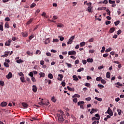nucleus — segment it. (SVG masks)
<instances>
[{
  "mask_svg": "<svg viewBox=\"0 0 124 124\" xmlns=\"http://www.w3.org/2000/svg\"><path fill=\"white\" fill-rule=\"evenodd\" d=\"M50 38H47L45 42V44H48V43H50Z\"/></svg>",
  "mask_w": 124,
  "mask_h": 124,
  "instance_id": "28",
  "label": "nucleus"
},
{
  "mask_svg": "<svg viewBox=\"0 0 124 124\" xmlns=\"http://www.w3.org/2000/svg\"><path fill=\"white\" fill-rule=\"evenodd\" d=\"M10 53V51H5L4 52V55H3L1 56V58H5L6 57H8V55H9V53Z\"/></svg>",
  "mask_w": 124,
  "mask_h": 124,
  "instance_id": "6",
  "label": "nucleus"
},
{
  "mask_svg": "<svg viewBox=\"0 0 124 124\" xmlns=\"http://www.w3.org/2000/svg\"><path fill=\"white\" fill-rule=\"evenodd\" d=\"M117 111L118 113V115L119 116H121V114H122V110L120 109H117Z\"/></svg>",
  "mask_w": 124,
  "mask_h": 124,
  "instance_id": "34",
  "label": "nucleus"
},
{
  "mask_svg": "<svg viewBox=\"0 0 124 124\" xmlns=\"http://www.w3.org/2000/svg\"><path fill=\"white\" fill-rule=\"evenodd\" d=\"M73 100V102H74L75 103H77L78 101L77 98H74Z\"/></svg>",
  "mask_w": 124,
  "mask_h": 124,
  "instance_id": "47",
  "label": "nucleus"
},
{
  "mask_svg": "<svg viewBox=\"0 0 124 124\" xmlns=\"http://www.w3.org/2000/svg\"><path fill=\"white\" fill-rule=\"evenodd\" d=\"M33 21V18H31L26 23V25H30Z\"/></svg>",
  "mask_w": 124,
  "mask_h": 124,
  "instance_id": "17",
  "label": "nucleus"
},
{
  "mask_svg": "<svg viewBox=\"0 0 124 124\" xmlns=\"http://www.w3.org/2000/svg\"><path fill=\"white\" fill-rule=\"evenodd\" d=\"M74 38H75V36H71L69 39L67 43V44L68 45H69V44H72L73 42V39H74Z\"/></svg>",
  "mask_w": 124,
  "mask_h": 124,
  "instance_id": "3",
  "label": "nucleus"
},
{
  "mask_svg": "<svg viewBox=\"0 0 124 124\" xmlns=\"http://www.w3.org/2000/svg\"><path fill=\"white\" fill-rule=\"evenodd\" d=\"M31 81L33 82V83H35L36 82V80L35 79V78H34V77H32L31 78Z\"/></svg>",
  "mask_w": 124,
  "mask_h": 124,
  "instance_id": "39",
  "label": "nucleus"
},
{
  "mask_svg": "<svg viewBox=\"0 0 124 124\" xmlns=\"http://www.w3.org/2000/svg\"><path fill=\"white\" fill-rule=\"evenodd\" d=\"M64 113V112L61 110H59L57 114V118L58 119V123L60 124H62L64 121V118H63Z\"/></svg>",
  "mask_w": 124,
  "mask_h": 124,
  "instance_id": "1",
  "label": "nucleus"
},
{
  "mask_svg": "<svg viewBox=\"0 0 124 124\" xmlns=\"http://www.w3.org/2000/svg\"><path fill=\"white\" fill-rule=\"evenodd\" d=\"M109 55V54L105 53L103 55V57L104 58H107V57Z\"/></svg>",
  "mask_w": 124,
  "mask_h": 124,
  "instance_id": "50",
  "label": "nucleus"
},
{
  "mask_svg": "<svg viewBox=\"0 0 124 124\" xmlns=\"http://www.w3.org/2000/svg\"><path fill=\"white\" fill-rule=\"evenodd\" d=\"M21 34L24 37H28V33L26 32H21Z\"/></svg>",
  "mask_w": 124,
  "mask_h": 124,
  "instance_id": "14",
  "label": "nucleus"
},
{
  "mask_svg": "<svg viewBox=\"0 0 124 124\" xmlns=\"http://www.w3.org/2000/svg\"><path fill=\"white\" fill-rule=\"evenodd\" d=\"M110 76H111V73H110V72H108L106 74L107 78H110Z\"/></svg>",
  "mask_w": 124,
  "mask_h": 124,
  "instance_id": "29",
  "label": "nucleus"
},
{
  "mask_svg": "<svg viewBox=\"0 0 124 124\" xmlns=\"http://www.w3.org/2000/svg\"><path fill=\"white\" fill-rule=\"evenodd\" d=\"M22 105L23 106V107H24V108H27L29 107V105H28L27 103H22Z\"/></svg>",
  "mask_w": 124,
  "mask_h": 124,
  "instance_id": "15",
  "label": "nucleus"
},
{
  "mask_svg": "<svg viewBox=\"0 0 124 124\" xmlns=\"http://www.w3.org/2000/svg\"><path fill=\"white\" fill-rule=\"evenodd\" d=\"M104 51H105V46H103L102 49L101 50V53H104Z\"/></svg>",
  "mask_w": 124,
  "mask_h": 124,
  "instance_id": "53",
  "label": "nucleus"
},
{
  "mask_svg": "<svg viewBox=\"0 0 124 124\" xmlns=\"http://www.w3.org/2000/svg\"><path fill=\"white\" fill-rule=\"evenodd\" d=\"M62 27H63V24H59L57 25V28H62Z\"/></svg>",
  "mask_w": 124,
  "mask_h": 124,
  "instance_id": "43",
  "label": "nucleus"
},
{
  "mask_svg": "<svg viewBox=\"0 0 124 124\" xmlns=\"http://www.w3.org/2000/svg\"><path fill=\"white\" fill-rule=\"evenodd\" d=\"M65 64H66L68 67H71V66H72V65L71 63H65Z\"/></svg>",
  "mask_w": 124,
  "mask_h": 124,
  "instance_id": "58",
  "label": "nucleus"
},
{
  "mask_svg": "<svg viewBox=\"0 0 124 124\" xmlns=\"http://www.w3.org/2000/svg\"><path fill=\"white\" fill-rule=\"evenodd\" d=\"M108 2L109 3H110V4H114L116 3V1L115 0L112 1V0H109Z\"/></svg>",
  "mask_w": 124,
  "mask_h": 124,
  "instance_id": "27",
  "label": "nucleus"
},
{
  "mask_svg": "<svg viewBox=\"0 0 124 124\" xmlns=\"http://www.w3.org/2000/svg\"><path fill=\"white\" fill-rule=\"evenodd\" d=\"M30 121L31 122H33V121H37V119L35 118V117H32L31 119H30Z\"/></svg>",
  "mask_w": 124,
  "mask_h": 124,
  "instance_id": "48",
  "label": "nucleus"
},
{
  "mask_svg": "<svg viewBox=\"0 0 124 124\" xmlns=\"http://www.w3.org/2000/svg\"><path fill=\"white\" fill-rule=\"evenodd\" d=\"M39 75H40V78H41V77H45V74L44 73H42V72H40L39 73Z\"/></svg>",
  "mask_w": 124,
  "mask_h": 124,
  "instance_id": "18",
  "label": "nucleus"
},
{
  "mask_svg": "<svg viewBox=\"0 0 124 124\" xmlns=\"http://www.w3.org/2000/svg\"><path fill=\"white\" fill-rule=\"evenodd\" d=\"M101 82L102 83V84H103V85H105V84H106V81L104 79H101Z\"/></svg>",
  "mask_w": 124,
  "mask_h": 124,
  "instance_id": "42",
  "label": "nucleus"
},
{
  "mask_svg": "<svg viewBox=\"0 0 124 124\" xmlns=\"http://www.w3.org/2000/svg\"><path fill=\"white\" fill-rule=\"evenodd\" d=\"M102 79V77H97L96 78V81H97L98 82H99L100 81H101Z\"/></svg>",
  "mask_w": 124,
  "mask_h": 124,
  "instance_id": "32",
  "label": "nucleus"
},
{
  "mask_svg": "<svg viewBox=\"0 0 124 124\" xmlns=\"http://www.w3.org/2000/svg\"><path fill=\"white\" fill-rule=\"evenodd\" d=\"M7 105V103L6 102H2L0 103V106L2 107H5Z\"/></svg>",
  "mask_w": 124,
  "mask_h": 124,
  "instance_id": "10",
  "label": "nucleus"
},
{
  "mask_svg": "<svg viewBox=\"0 0 124 124\" xmlns=\"http://www.w3.org/2000/svg\"><path fill=\"white\" fill-rule=\"evenodd\" d=\"M58 76H59V77H60V78H58V79L59 81H62V78H63V76L62 74H59Z\"/></svg>",
  "mask_w": 124,
  "mask_h": 124,
  "instance_id": "11",
  "label": "nucleus"
},
{
  "mask_svg": "<svg viewBox=\"0 0 124 124\" xmlns=\"http://www.w3.org/2000/svg\"><path fill=\"white\" fill-rule=\"evenodd\" d=\"M86 45V43L84 42H81L80 43V46L81 47H83V46H85Z\"/></svg>",
  "mask_w": 124,
  "mask_h": 124,
  "instance_id": "37",
  "label": "nucleus"
},
{
  "mask_svg": "<svg viewBox=\"0 0 124 124\" xmlns=\"http://www.w3.org/2000/svg\"><path fill=\"white\" fill-rule=\"evenodd\" d=\"M94 99H96V100H98V101H100V102L102 101V98H98L97 97H95Z\"/></svg>",
  "mask_w": 124,
  "mask_h": 124,
  "instance_id": "33",
  "label": "nucleus"
},
{
  "mask_svg": "<svg viewBox=\"0 0 124 124\" xmlns=\"http://www.w3.org/2000/svg\"><path fill=\"white\" fill-rule=\"evenodd\" d=\"M115 30H116V28L114 27H112V28H110V29L109 30V32L110 33H113V32H114V31H115Z\"/></svg>",
  "mask_w": 124,
  "mask_h": 124,
  "instance_id": "13",
  "label": "nucleus"
},
{
  "mask_svg": "<svg viewBox=\"0 0 124 124\" xmlns=\"http://www.w3.org/2000/svg\"><path fill=\"white\" fill-rule=\"evenodd\" d=\"M87 62H93V59L92 58H89L87 60Z\"/></svg>",
  "mask_w": 124,
  "mask_h": 124,
  "instance_id": "19",
  "label": "nucleus"
},
{
  "mask_svg": "<svg viewBox=\"0 0 124 124\" xmlns=\"http://www.w3.org/2000/svg\"><path fill=\"white\" fill-rule=\"evenodd\" d=\"M84 70V68H80L78 70V72H81V71H83Z\"/></svg>",
  "mask_w": 124,
  "mask_h": 124,
  "instance_id": "51",
  "label": "nucleus"
},
{
  "mask_svg": "<svg viewBox=\"0 0 124 124\" xmlns=\"http://www.w3.org/2000/svg\"><path fill=\"white\" fill-rule=\"evenodd\" d=\"M51 100H52V101H53V102H56V99H55L54 97H52L51 98Z\"/></svg>",
  "mask_w": 124,
  "mask_h": 124,
  "instance_id": "61",
  "label": "nucleus"
},
{
  "mask_svg": "<svg viewBox=\"0 0 124 124\" xmlns=\"http://www.w3.org/2000/svg\"><path fill=\"white\" fill-rule=\"evenodd\" d=\"M94 111H95V109L94 108H92L90 112L91 114H93L94 113Z\"/></svg>",
  "mask_w": 124,
  "mask_h": 124,
  "instance_id": "56",
  "label": "nucleus"
},
{
  "mask_svg": "<svg viewBox=\"0 0 124 124\" xmlns=\"http://www.w3.org/2000/svg\"><path fill=\"white\" fill-rule=\"evenodd\" d=\"M112 50V48H108L105 50L106 53H108V52H111V50Z\"/></svg>",
  "mask_w": 124,
  "mask_h": 124,
  "instance_id": "44",
  "label": "nucleus"
},
{
  "mask_svg": "<svg viewBox=\"0 0 124 124\" xmlns=\"http://www.w3.org/2000/svg\"><path fill=\"white\" fill-rule=\"evenodd\" d=\"M120 24V20L114 22L115 26H118Z\"/></svg>",
  "mask_w": 124,
  "mask_h": 124,
  "instance_id": "49",
  "label": "nucleus"
},
{
  "mask_svg": "<svg viewBox=\"0 0 124 124\" xmlns=\"http://www.w3.org/2000/svg\"><path fill=\"white\" fill-rule=\"evenodd\" d=\"M11 43V40L9 39L8 42H6L5 44V46H10Z\"/></svg>",
  "mask_w": 124,
  "mask_h": 124,
  "instance_id": "12",
  "label": "nucleus"
},
{
  "mask_svg": "<svg viewBox=\"0 0 124 124\" xmlns=\"http://www.w3.org/2000/svg\"><path fill=\"white\" fill-rule=\"evenodd\" d=\"M98 87L100 89H103V88H104V86L102 84H98Z\"/></svg>",
  "mask_w": 124,
  "mask_h": 124,
  "instance_id": "41",
  "label": "nucleus"
},
{
  "mask_svg": "<svg viewBox=\"0 0 124 124\" xmlns=\"http://www.w3.org/2000/svg\"><path fill=\"white\" fill-rule=\"evenodd\" d=\"M108 114H109L111 116H113V111H112V109L110 108V107H108V109L107 110Z\"/></svg>",
  "mask_w": 124,
  "mask_h": 124,
  "instance_id": "5",
  "label": "nucleus"
},
{
  "mask_svg": "<svg viewBox=\"0 0 124 124\" xmlns=\"http://www.w3.org/2000/svg\"><path fill=\"white\" fill-rule=\"evenodd\" d=\"M26 54L27 55H30V56H33V53L31 52L30 51H27Z\"/></svg>",
  "mask_w": 124,
  "mask_h": 124,
  "instance_id": "26",
  "label": "nucleus"
},
{
  "mask_svg": "<svg viewBox=\"0 0 124 124\" xmlns=\"http://www.w3.org/2000/svg\"><path fill=\"white\" fill-rule=\"evenodd\" d=\"M16 62L17 63H21V62H24V61H23L22 59H19L16 60Z\"/></svg>",
  "mask_w": 124,
  "mask_h": 124,
  "instance_id": "22",
  "label": "nucleus"
},
{
  "mask_svg": "<svg viewBox=\"0 0 124 124\" xmlns=\"http://www.w3.org/2000/svg\"><path fill=\"white\" fill-rule=\"evenodd\" d=\"M20 80L22 83H27V81H25V78H24L23 77H20Z\"/></svg>",
  "mask_w": 124,
  "mask_h": 124,
  "instance_id": "20",
  "label": "nucleus"
},
{
  "mask_svg": "<svg viewBox=\"0 0 124 124\" xmlns=\"http://www.w3.org/2000/svg\"><path fill=\"white\" fill-rule=\"evenodd\" d=\"M5 21H6L7 22H9L10 21V18L9 17H7L5 18Z\"/></svg>",
  "mask_w": 124,
  "mask_h": 124,
  "instance_id": "55",
  "label": "nucleus"
},
{
  "mask_svg": "<svg viewBox=\"0 0 124 124\" xmlns=\"http://www.w3.org/2000/svg\"><path fill=\"white\" fill-rule=\"evenodd\" d=\"M4 66H5V67H9V64H8V63L5 62L4 63Z\"/></svg>",
  "mask_w": 124,
  "mask_h": 124,
  "instance_id": "38",
  "label": "nucleus"
},
{
  "mask_svg": "<svg viewBox=\"0 0 124 124\" xmlns=\"http://www.w3.org/2000/svg\"><path fill=\"white\" fill-rule=\"evenodd\" d=\"M102 3H105V4H107V3H108V0H105L103 1Z\"/></svg>",
  "mask_w": 124,
  "mask_h": 124,
  "instance_id": "63",
  "label": "nucleus"
},
{
  "mask_svg": "<svg viewBox=\"0 0 124 124\" xmlns=\"http://www.w3.org/2000/svg\"><path fill=\"white\" fill-rule=\"evenodd\" d=\"M67 88L68 89V90L69 91H70L71 92H74V91H75L74 88H70L69 86H67Z\"/></svg>",
  "mask_w": 124,
  "mask_h": 124,
  "instance_id": "24",
  "label": "nucleus"
},
{
  "mask_svg": "<svg viewBox=\"0 0 124 124\" xmlns=\"http://www.w3.org/2000/svg\"><path fill=\"white\" fill-rule=\"evenodd\" d=\"M68 55H76V51L74 50L69 51H68Z\"/></svg>",
  "mask_w": 124,
  "mask_h": 124,
  "instance_id": "8",
  "label": "nucleus"
},
{
  "mask_svg": "<svg viewBox=\"0 0 124 124\" xmlns=\"http://www.w3.org/2000/svg\"><path fill=\"white\" fill-rule=\"evenodd\" d=\"M5 28H7V29H9V28H10L8 22H6V23L5 24Z\"/></svg>",
  "mask_w": 124,
  "mask_h": 124,
  "instance_id": "30",
  "label": "nucleus"
},
{
  "mask_svg": "<svg viewBox=\"0 0 124 124\" xmlns=\"http://www.w3.org/2000/svg\"><path fill=\"white\" fill-rule=\"evenodd\" d=\"M0 85L2 86H4V82L2 80H0Z\"/></svg>",
  "mask_w": 124,
  "mask_h": 124,
  "instance_id": "45",
  "label": "nucleus"
},
{
  "mask_svg": "<svg viewBox=\"0 0 124 124\" xmlns=\"http://www.w3.org/2000/svg\"><path fill=\"white\" fill-rule=\"evenodd\" d=\"M98 10H106V7H102L98 8Z\"/></svg>",
  "mask_w": 124,
  "mask_h": 124,
  "instance_id": "21",
  "label": "nucleus"
},
{
  "mask_svg": "<svg viewBox=\"0 0 124 124\" xmlns=\"http://www.w3.org/2000/svg\"><path fill=\"white\" fill-rule=\"evenodd\" d=\"M36 55H40L41 54V51L40 50H37L36 52H35Z\"/></svg>",
  "mask_w": 124,
  "mask_h": 124,
  "instance_id": "35",
  "label": "nucleus"
},
{
  "mask_svg": "<svg viewBox=\"0 0 124 124\" xmlns=\"http://www.w3.org/2000/svg\"><path fill=\"white\" fill-rule=\"evenodd\" d=\"M111 24V21H107L106 22V25H110Z\"/></svg>",
  "mask_w": 124,
  "mask_h": 124,
  "instance_id": "64",
  "label": "nucleus"
},
{
  "mask_svg": "<svg viewBox=\"0 0 124 124\" xmlns=\"http://www.w3.org/2000/svg\"><path fill=\"white\" fill-rule=\"evenodd\" d=\"M35 5H36V4L33 3L30 6V7L31 8H33V7H34V6H35Z\"/></svg>",
  "mask_w": 124,
  "mask_h": 124,
  "instance_id": "52",
  "label": "nucleus"
},
{
  "mask_svg": "<svg viewBox=\"0 0 124 124\" xmlns=\"http://www.w3.org/2000/svg\"><path fill=\"white\" fill-rule=\"evenodd\" d=\"M73 78L74 81H78L79 80L78 78H77V76L76 75L73 76Z\"/></svg>",
  "mask_w": 124,
  "mask_h": 124,
  "instance_id": "16",
  "label": "nucleus"
},
{
  "mask_svg": "<svg viewBox=\"0 0 124 124\" xmlns=\"http://www.w3.org/2000/svg\"><path fill=\"white\" fill-rule=\"evenodd\" d=\"M73 98H74L75 97H78V98H79L80 97V95L78 94H75L74 95L72 96Z\"/></svg>",
  "mask_w": 124,
  "mask_h": 124,
  "instance_id": "23",
  "label": "nucleus"
},
{
  "mask_svg": "<svg viewBox=\"0 0 124 124\" xmlns=\"http://www.w3.org/2000/svg\"><path fill=\"white\" fill-rule=\"evenodd\" d=\"M32 91L33 93H36V92H37V87H36V86L35 85L32 86Z\"/></svg>",
  "mask_w": 124,
  "mask_h": 124,
  "instance_id": "9",
  "label": "nucleus"
},
{
  "mask_svg": "<svg viewBox=\"0 0 124 124\" xmlns=\"http://www.w3.org/2000/svg\"><path fill=\"white\" fill-rule=\"evenodd\" d=\"M115 85H117V86H119V87H123V84L119 82H117L116 83H115Z\"/></svg>",
  "mask_w": 124,
  "mask_h": 124,
  "instance_id": "36",
  "label": "nucleus"
},
{
  "mask_svg": "<svg viewBox=\"0 0 124 124\" xmlns=\"http://www.w3.org/2000/svg\"><path fill=\"white\" fill-rule=\"evenodd\" d=\"M59 41H60V40L58 39H54L53 40V42H59Z\"/></svg>",
  "mask_w": 124,
  "mask_h": 124,
  "instance_id": "57",
  "label": "nucleus"
},
{
  "mask_svg": "<svg viewBox=\"0 0 124 124\" xmlns=\"http://www.w3.org/2000/svg\"><path fill=\"white\" fill-rule=\"evenodd\" d=\"M29 76H30L31 77H33V73L31 72L29 74Z\"/></svg>",
  "mask_w": 124,
  "mask_h": 124,
  "instance_id": "54",
  "label": "nucleus"
},
{
  "mask_svg": "<svg viewBox=\"0 0 124 124\" xmlns=\"http://www.w3.org/2000/svg\"><path fill=\"white\" fill-rule=\"evenodd\" d=\"M87 10L88 12H92V6H88Z\"/></svg>",
  "mask_w": 124,
  "mask_h": 124,
  "instance_id": "40",
  "label": "nucleus"
},
{
  "mask_svg": "<svg viewBox=\"0 0 124 124\" xmlns=\"http://www.w3.org/2000/svg\"><path fill=\"white\" fill-rule=\"evenodd\" d=\"M48 78L49 79H53L54 78V77L53 76V75L52 74H49L48 75Z\"/></svg>",
  "mask_w": 124,
  "mask_h": 124,
  "instance_id": "25",
  "label": "nucleus"
},
{
  "mask_svg": "<svg viewBox=\"0 0 124 124\" xmlns=\"http://www.w3.org/2000/svg\"><path fill=\"white\" fill-rule=\"evenodd\" d=\"M104 66L101 65V66L98 67V69H99V70L102 69V68H104Z\"/></svg>",
  "mask_w": 124,
  "mask_h": 124,
  "instance_id": "59",
  "label": "nucleus"
},
{
  "mask_svg": "<svg viewBox=\"0 0 124 124\" xmlns=\"http://www.w3.org/2000/svg\"><path fill=\"white\" fill-rule=\"evenodd\" d=\"M85 100H87V101H91L92 100V98L91 97H89L85 98Z\"/></svg>",
  "mask_w": 124,
  "mask_h": 124,
  "instance_id": "46",
  "label": "nucleus"
},
{
  "mask_svg": "<svg viewBox=\"0 0 124 124\" xmlns=\"http://www.w3.org/2000/svg\"><path fill=\"white\" fill-rule=\"evenodd\" d=\"M42 100H43V99H42L41 101L40 102H39V105H41V106H42V105L48 106V105H49V102L47 101V103H44L43 101H42Z\"/></svg>",
  "mask_w": 124,
  "mask_h": 124,
  "instance_id": "4",
  "label": "nucleus"
},
{
  "mask_svg": "<svg viewBox=\"0 0 124 124\" xmlns=\"http://www.w3.org/2000/svg\"><path fill=\"white\" fill-rule=\"evenodd\" d=\"M0 31H3V26L2 25H0Z\"/></svg>",
  "mask_w": 124,
  "mask_h": 124,
  "instance_id": "60",
  "label": "nucleus"
},
{
  "mask_svg": "<svg viewBox=\"0 0 124 124\" xmlns=\"http://www.w3.org/2000/svg\"><path fill=\"white\" fill-rule=\"evenodd\" d=\"M84 104H85V102L84 101H79L78 102V106H80L81 109H85V107H84Z\"/></svg>",
  "mask_w": 124,
  "mask_h": 124,
  "instance_id": "2",
  "label": "nucleus"
},
{
  "mask_svg": "<svg viewBox=\"0 0 124 124\" xmlns=\"http://www.w3.org/2000/svg\"><path fill=\"white\" fill-rule=\"evenodd\" d=\"M99 120H100L99 118H96L94 117H93L92 118V121H99Z\"/></svg>",
  "mask_w": 124,
  "mask_h": 124,
  "instance_id": "31",
  "label": "nucleus"
},
{
  "mask_svg": "<svg viewBox=\"0 0 124 124\" xmlns=\"http://www.w3.org/2000/svg\"><path fill=\"white\" fill-rule=\"evenodd\" d=\"M12 76H13L12 73L9 72L6 77L7 79H10V78H12Z\"/></svg>",
  "mask_w": 124,
  "mask_h": 124,
  "instance_id": "7",
  "label": "nucleus"
},
{
  "mask_svg": "<svg viewBox=\"0 0 124 124\" xmlns=\"http://www.w3.org/2000/svg\"><path fill=\"white\" fill-rule=\"evenodd\" d=\"M121 33H122V30H118V31H117L118 35L121 34Z\"/></svg>",
  "mask_w": 124,
  "mask_h": 124,
  "instance_id": "62",
  "label": "nucleus"
}]
</instances>
